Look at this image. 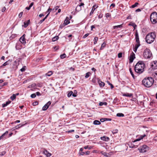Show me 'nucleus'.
I'll list each match as a JSON object with an SVG mask.
<instances>
[{
  "mask_svg": "<svg viewBox=\"0 0 157 157\" xmlns=\"http://www.w3.org/2000/svg\"><path fill=\"white\" fill-rule=\"evenodd\" d=\"M45 20V19L44 18L41 20H40L39 22V24H41L43 21H44Z\"/></svg>",
  "mask_w": 157,
  "mask_h": 157,
  "instance_id": "obj_50",
  "label": "nucleus"
},
{
  "mask_svg": "<svg viewBox=\"0 0 157 157\" xmlns=\"http://www.w3.org/2000/svg\"><path fill=\"white\" fill-rule=\"evenodd\" d=\"M101 140H102L106 141H107L109 140V137H108L105 136H103V137H101Z\"/></svg>",
  "mask_w": 157,
  "mask_h": 157,
  "instance_id": "obj_15",
  "label": "nucleus"
},
{
  "mask_svg": "<svg viewBox=\"0 0 157 157\" xmlns=\"http://www.w3.org/2000/svg\"><path fill=\"white\" fill-rule=\"evenodd\" d=\"M36 94L37 96H40L41 95V94L39 92H36Z\"/></svg>",
  "mask_w": 157,
  "mask_h": 157,
  "instance_id": "obj_58",
  "label": "nucleus"
},
{
  "mask_svg": "<svg viewBox=\"0 0 157 157\" xmlns=\"http://www.w3.org/2000/svg\"><path fill=\"white\" fill-rule=\"evenodd\" d=\"M107 119V118H102V119H100V121L101 122H104V121H106Z\"/></svg>",
  "mask_w": 157,
  "mask_h": 157,
  "instance_id": "obj_49",
  "label": "nucleus"
},
{
  "mask_svg": "<svg viewBox=\"0 0 157 157\" xmlns=\"http://www.w3.org/2000/svg\"><path fill=\"white\" fill-rule=\"evenodd\" d=\"M36 97V95L35 94H33L31 95V97L32 98H35Z\"/></svg>",
  "mask_w": 157,
  "mask_h": 157,
  "instance_id": "obj_48",
  "label": "nucleus"
},
{
  "mask_svg": "<svg viewBox=\"0 0 157 157\" xmlns=\"http://www.w3.org/2000/svg\"><path fill=\"white\" fill-rule=\"evenodd\" d=\"M118 130L117 129L113 130L112 131V132L113 134H116L118 132Z\"/></svg>",
  "mask_w": 157,
  "mask_h": 157,
  "instance_id": "obj_38",
  "label": "nucleus"
},
{
  "mask_svg": "<svg viewBox=\"0 0 157 157\" xmlns=\"http://www.w3.org/2000/svg\"><path fill=\"white\" fill-rule=\"evenodd\" d=\"M69 20L70 19L69 17H67L64 21V24H65V25H67L70 23V22Z\"/></svg>",
  "mask_w": 157,
  "mask_h": 157,
  "instance_id": "obj_16",
  "label": "nucleus"
},
{
  "mask_svg": "<svg viewBox=\"0 0 157 157\" xmlns=\"http://www.w3.org/2000/svg\"><path fill=\"white\" fill-rule=\"evenodd\" d=\"M145 64L143 61H139L136 64L135 67V71L136 73H141L144 71Z\"/></svg>",
  "mask_w": 157,
  "mask_h": 157,
  "instance_id": "obj_1",
  "label": "nucleus"
},
{
  "mask_svg": "<svg viewBox=\"0 0 157 157\" xmlns=\"http://www.w3.org/2000/svg\"><path fill=\"white\" fill-rule=\"evenodd\" d=\"M59 7L58 6H56L54 7L53 9L52 10L54 11H56V10H57L59 8Z\"/></svg>",
  "mask_w": 157,
  "mask_h": 157,
  "instance_id": "obj_44",
  "label": "nucleus"
},
{
  "mask_svg": "<svg viewBox=\"0 0 157 157\" xmlns=\"http://www.w3.org/2000/svg\"><path fill=\"white\" fill-rule=\"evenodd\" d=\"M110 14L109 13H107L106 14V17L107 18H108L110 16Z\"/></svg>",
  "mask_w": 157,
  "mask_h": 157,
  "instance_id": "obj_52",
  "label": "nucleus"
},
{
  "mask_svg": "<svg viewBox=\"0 0 157 157\" xmlns=\"http://www.w3.org/2000/svg\"><path fill=\"white\" fill-rule=\"evenodd\" d=\"M123 96L128 97H131L132 96V94H129L128 93L124 94H123Z\"/></svg>",
  "mask_w": 157,
  "mask_h": 157,
  "instance_id": "obj_27",
  "label": "nucleus"
},
{
  "mask_svg": "<svg viewBox=\"0 0 157 157\" xmlns=\"http://www.w3.org/2000/svg\"><path fill=\"white\" fill-rule=\"evenodd\" d=\"M84 5V4L83 3H81L80 5L79 6H78L76 7V9L77 10L78 8H80L81 6H83Z\"/></svg>",
  "mask_w": 157,
  "mask_h": 157,
  "instance_id": "obj_35",
  "label": "nucleus"
},
{
  "mask_svg": "<svg viewBox=\"0 0 157 157\" xmlns=\"http://www.w3.org/2000/svg\"><path fill=\"white\" fill-rule=\"evenodd\" d=\"M6 10V8L5 7H4L2 9V12H4Z\"/></svg>",
  "mask_w": 157,
  "mask_h": 157,
  "instance_id": "obj_56",
  "label": "nucleus"
},
{
  "mask_svg": "<svg viewBox=\"0 0 157 157\" xmlns=\"http://www.w3.org/2000/svg\"><path fill=\"white\" fill-rule=\"evenodd\" d=\"M106 45V43L105 42H104L101 45V47L100 48V49L102 50L104 48H105Z\"/></svg>",
  "mask_w": 157,
  "mask_h": 157,
  "instance_id": "obj_29",
  "label": "nucleus"
},
{
  "mask_svg": "<svg viewBox=\"0 0 157 157\" xmlns=\"http://www.w3.org/2000/svg\"><path fill=\"white\" fill-rule=\"evenodd\" d=\"M156 36L154 33H151L148 34L146 37V41L147 43L151 44L153 42Z\"/></svg>",
  "mask_w": 157,
  "mask_h": 157,
  "instance_id": "obj_3",
  "label": "nucleus"
},
{
  "mask_svg": "<svg viewBox=\"0 0 157 157\" xmlns=\"http://www.w3.org/2000/svg\"><path fill=\"white\" fill-rule=\"evenodd\" d=\"M98 7V6H97L96 5H94L92 7V10L90 12V15H91V14H93V13L94 12L96 8H97Z\"/></svg>",
  "mask_w": 157,
  "mask_h": 157,
  "instance_id": "obj_14",
  "label": "nucleus"
},
{
  "mask_svg": "<svg viewBox=\"0 0 157 157\" xmlns=\"http://www.w3.org/2000/svg\"><path fill=\"white\" fill-rule=\"evenodd\" d=\"M110 6H113V7H114L115 6V4H114V3L110 5Z\"/></svg>",
  "mask_w": 157,
  "mask_h": 157,
  "instance_id": "obj_63",
  "label": "nucleus"
},
{
  "mask_svg": "<svg viewBox=\"0 0 157 157\" xmlns=\"http://www.w3.org/2000/svg\"><path fill=\"white\" fill-rule=\"evenodd\" d=\"M85 154V153L83 152H82V151L81 152H79V155H83Z\"/></svg>",
  "mask_w": 157,
  "mask_h": 157,
  "instance_id": "obj_47",
  "label": "nucleus"
},
{
  "mask_svg": "<svg viewBox=\"0 0 157 157\" xmlns=\"http://www.w3.org/2000/svg\"><path fill=\"white\" fill-rule=\"evenodd\" d=\"M154 82V79L151 77L145 78L142 81V84L144 86L148 88L151 87Z\"/></svg>",
  "mask_w": 157,
  "mask_h": 157,
  "instance_id": "obj_2",
  "label": "nucleus"
},
{
  "mask_svg": "<svg viewBox=\"0 0 157 157\" xmlns=\"http://www.w3.org/2000/svg\"><path fill=\"white\" fill-rule=\"evenodd\" d=\"M24 35H23L21 38H20L19 41L23 44H25V40L24 36Z\"/></svg>",
  "mask_w": 157,
  "mask_h": 157,
  "instance_id": "obj_10",
  "label": "nucleus"
},
{
  "mask_svg": "<svg viewBox=\"0 0 157 157\" xmlns=\"http://www.w3.org/2000/svg\"><path fill=\"white\" fill-rule=\"evenodd\" d=\"M107 83H108L109 85L110 86L111 88V89H112L114 87V86H113V84H112L111 83H110L108 81H107Z\"/></svg>",
  "mask_w": 157,
  "mask_h": 157,
  "instance_id": "obj_40",
  "label": "nucleus"
},
{
  "mask_svg": "<svg viewBox=\"0 0 157 157\" xmlns=\"http://www.w3.org/2000/svg\"><path fill=\"white\" fill-rule=\"evenodd\" d=\"M73 93V92L72 91H70L67 94L68 97H70L71 96V95H72Z\"/></svg>",
  "mask_w": 157,
  "mask_h": 157,
  "instance_id": "obj_36",
  "label": "nucleus"
},
{
  "mask_svg": "<svg viewBox=\"0 0 157 157\" xmlns=\"http://www.w3.org/2000/svg\"><path fill=\"white\" fill-rule=\"evenodd\" d=\"M91 74V73L90 72H88L86 74V75L85 76V77L86 78H88L90 75Z\"/></svg>",
  "mask_w": 157,
  "mask_h": 157,
  "instance_id": "obj_37",
  "label": "nucleus"
},
{
  "mask_svg": "<svg viewBox=\"0 0 157 157\" xmlns=\"http://www.w3.org/2000/svg\"><path fill=\"white\" fill-rule=\"evenodd\" d=\"M16 98V95L15 94H13V95L11 96L10 98L12 100H13Z\"/></svg>",
  "mask_w": 157,
  "mask_h": 157,
  "instance_id": "obj_26",
  "label": "nucleus"
},
{
  "mask_svg": "<svg viewBox=\"0 0 157 157\" xmlns=\"http://www.w3.org/2000/svg\"><path fill=\"white\" fill-rule=\"evenodd\" d=\"M9 64L8 63V62L6 61L5 63H4L1 66V67H2V66H5L6 65H8Z\"/></svg>",
  "mask_w": 157,
  "mask_h": 157,
  "instance_id": "obj_42",
  "label": "nucleus"
},
{
  "mask_svg": "<svg viewBox=\"0 0 157 157\" xmlns=\"http://www.w3.org/2000/svg\"><path fill=\"white\" fill-rule=\"evenodd\" d=\"M75 9L77 11H79L81 10V7H80V8H78L77 10H76V9Z\"/></svg>",
  "mask_w": 157,
  "mask_h": 157,
  "instance_id": "obj_61",
  "label": "nucleus"
},
{
  "mask_svg": "<svg viewBox=\"0 0 157 157\" xmlns=\"http://www.w3.org/2000/svg\"><path fill=\"white\" fill-rule=\"evenodd\" d=\"M151 67L154 69L157 68V61H155L152 62L151 65Z\"/></svg>",
  "mask_w": 157,
  "mask_h": 157,
  "instance_id": "obj_9",
  "label": "nucleus"
},
{
  "mask_svg": "<svg viewBox=\"0 0 157 157\" xmlns=\"http://www.w3.org/2000/svg\"><path fill=\"white\" fill-rule=\"evenodd\" d=\"M118 57L119 58H121L122 56V53L121 52L119 53L118 54Z\"/></svg>",
  "mask_w": 157,
  "mask_h": 157,
  "instance_id": "obj_46",
  "label": "nucleus"
},
{
  "mask_svg": "<svg viewBox=\"0 0 157 157\" xmlns=\"http://www.w3.org/2000/svg\"><path fill=\"white\" fill-rule=\"evenodd\" d=\"M140 44H137L136 45V46L134 48V51L135 52H136L137 49L138 48V47L140 46Z\"/></svg>",
  "mask_w": 157,
  "mask_h": 157,
  "instance_id": "obj_21",
  "label": "nucleus"
},
{
  "mask_svg": "<svg viewBox=\"0 0 157 157\" xmlns=\"http://www.w3.org/2000/svg\"><path fill=\"white\" fill-rule=\"evenodd\" d=\"M150 20L152 23L155 24L157 22V13L155 12H153L150 15Z\"/></svg>",
  "mask_w": 157,
  "mask_h": 157,
  "instance_id": "obj_5",
  "label": "nucleus"
},
{
  "mask_svg": "<svg viewBox=\"0 0 157 157\" xmlns=\"http://www.w3.org/2000/svg\"><path fill=\"white\" fill-rule=\"evenodd\" d=\"M23 13V12H21L19 14V15H18L19 17L20 18L21 17Z\"/></svg>",
  "mask_w": 157,
  "mask_h": 157,
  "instance_id": "obj_45",
  "label": "nucleus"
},
{
  "mask_svg": "<svg viewBox=\"0 0 157 157\" xmlns=\"http://www.w3.org/2000/svg\"><path fill=\"white\" fill-rule=\"evenodd\" d=\"M33 5V2H32L30 4V5L29 6L31 8L32 6Z\"/></svg>",
  "mask_w": 157,
  "mask_h": 157,
  "instance_id": "obj_60",
  "label": "nucleus"
},
{
  "mask_svg": "<svg viewBox=\"0 0 157 157\" xmlns=\"http://www.w3.org/2000/svg\"><path fill=\"white\" fill-rule=\"evenodd\" d=\"M141 11V10L140 9H138L136 10V12H140Z\"/></svg>",
  "mask_w": 157,
  "mask_h": 157,
  "instance_id": "obj_59",
  "label": "nucleus"
},
{
  "mask_svg": "<svg viewBox=\"0 0 157 157\" xmlns=\"http://www.w3.org/2000/svg\"><path fill=\"white\" fill-rule=\"evenodd\" d=\"M102 155L106 157H108L109 154L106 152H104L103 153Z\"/></svg>",
  "mask_w": 157,
  "mask_h": 157,
  "instance_id": "obj_39",
  "label": "nucleus"
},
{
  "mask_svg": "<svg viewBox=\"0 0 157 157\" xmlns=\"http://www.w3.org/2000/svg\"><path fill=\"white\" fill-rule=\"evenodd\" d=\"M52 10V9H51V8H48L47 10V12H48V13H49V14H50V12Z\"/></svg>",
  "mask_w": 157,
  "mask_h": 157,
  "instance_id": "obj_57",
  "label": "nucleus"
},
{
  "mask_svg": "<svg viewBox=\"0 0 157 157\" xmlns=\"http://www.w3.org/2000/svg\"><path fill=\"white\" fill-rule=\"evenodd\" d=\"M107 103L106 102H100L99 103V105L100 106H102L103 105H107Z\"/></svg>",
  "mask_w": 157,
  "mask_h": 157,
  "instance_id": "obj_31",
  "label": "nucleus"
},
{
  "mask_svg": "<svg viewBox=\"0 0 157 157\" xmlns=\"http://www.w3.org/2000/svg\"><path fill=\"white\" fill-rule=\"evenodd\" d=\"M135 58V54L132 53L130 56L129 57V63H132L133 62L134 59Z\"/></svg>",
  "mask_w": 157,
  "mask_h": 157,
  "instance_id": "obj_8",
  "label": "nucleus"
},
{
  "mask_svg": "<svg viewBox=\"0 0 157 157\" xmlns=\"http://www.w3.org/2000/svg\"><path fill=\"white\" fill-rule=\"evenodd\" d=\"M117 116L118 117H123L124 116V115L122 113H117Z\"/></svg>",
  "mask_w": 157,
  "mask_h": 157,
  "instance_id": "obj_30",
  "label": "nucleus"
},
{
  "mask_svg": "<svg viewBox=\"0 0 157 157\" xmlns=\"http://www.w3.org/2000/svg\"><path fill=\"white\" fill-rule=\"evenodd\" d=\"M139 3L138 2H136L135 4L133 5L131 7L132 8H134L136 7L138 5Z\"/></svg>",
  "mask_w": 157,
  "mask_h": 157,
  "instance_id": "obj_34",
  "label": "nucleus"
},
{
  "mask_svg": "<svg viewBox=\"0 0 157 157\" xmlns=\"http://www.w3.org/2000/svg\"><path fill=\"white\" fill-rule=\"evenodd\" d=\"M146 136V135H144L143 136H141L140 137H141V138L140 139H136V140H135L134 141V142H135L136 141H139L141 139H143L144 137H145Z\"/></svg>",
  "mask_w": 157,
  "mask_h": 157,
  "instance_id": "obj_24",
  "label": "nucleus"
},
{
  "mask_svg": "<svg viewBox=\"0 0 157 157\" xmlns=\"http://www.w3.org/2000/svg\"><path fill=\"white\" fill-rule=\"evenodd\" d=\"M6 154V152L5 151H3L0 154V156H2L3 155H5Z\"/></svg>",
  "mask_w": 157,
  "mask_h": 157,
  "instance_id": "obj_51",
  "label": "nucleus"
},
{
  "mask_svg": "<svg viewBox=\"0 0 157 157\" xmlns=\"http://www.w3.org/2000/svg\"><path fill=\"white\" fill-rule=\"evenodd\" d=\"M93 124L95 125H99L101 124L100 122L98 120H95L94 121Z\"/></svg>",
  "mask_w": 157,
  "mask_h": 157,
  "instance_id": "obj_20",
  "label": "nucleus"
},
{
  "mask_svg": "<svg viewBox=\"0 0 157 157\" xmlns=\"http://www.w3.org/2000/svg\"><path fill=\"white\" fill-rule=\"evenodd\" d=\"M77 91L76 90H75L74 93L72 94V96L74 97H76L77 96Z\"/></svg>",
  "mask_w": 157,
  "mask_h": 157,
  "instance_id": "obj_43",
  "label": "nucleus"
},
{
  "mask_svg": "<svg viewBox=\"0 0 157 157\" xmlns=\"http://www.w3.org/2000/svg\"><path fill=\"white\" fill-rule=\"evenodd\" d=\"M25 66L24 67H23L21 69V71L22 72L24 71L25 70Z\"/></svg>",
  "mask_w": 157,
  "mask_h": 157,
  "instance_id": "obj_53",
  "label": "nucleus"
},
{
  "mask_svg": "<svg viewBox=\"0 0 157 157\" xmlns=\"http://www.w3.org/2000/svg\"><path fill=\"white\" fill-rule=\"evenodd\" d=\"M30 22V20H29L27 21L26 22H24V27L26 28V27L29 24V23Z\"/></svg>",
  "mask_w": 157,
  "mask_h": 157,
  "instance_id": "obj_19",
  "label": "nucleus"
},
{
  "mask_svg": "<svg viewBox=\"0 0 157 157\" xmlns=\"http://www.w3.org/2000/svg\"><path fill=\"white\" fill-rule=\"evenodd\" d=\"M143 56L145 59H149L152 57V54L149 49L146 48L144 51Z\"/></svg>",
  "mask_w": 157,
  "mask_h": 157,
  "instance_id": "obj_4",
  "label": "nucleus"
},
{
  "mask_svg": "<svg viewBox=\"0 0 157 157\" xmlns=\"http://www.w3.org/2000/svg\"><path fill=\"white\" fill-rule=\"evenodd\" d=\"M52 74V72L51 71H49L47 73H46L45 75L46 76H50Z\"/></svg>",
  "mask_w": 157,
  "mask_h": 157,
  "instance_id": "obj_25",
  "label": "nucleus"
},
{
  "mask_svg": "<svg viewBox=\"0 0 157 157\" xmlns=\"http://www.w3.org/2000/svg\"><path fill=\"white\" fill-rule=\"evenodd\" d=\"M90 152L89 151H87L86 152V155H88L89 154H90Z\"/></svg>",
  "mask_w": 157,
  "mask_h": 157,
  "instance_id": "obj_64",
  "label": "nucleus"
},
{
  "mask_svg": "<svg viewBox=\"0 0 157 157\" xmlns=\"http://www.w3.org/2000/svg\"><path fill=\"white\" fill-rule=\"evenodd\" d=\"M59 38V37L58 36H56L53 37L52 39V40L53 41H55L57 40Z\"/></svg>",
  "mask_w": 157,
  "mask_h": 157,
  "instance_id": "obj_28",
  "label": "nucleus"
},
{
  "mask_svg": "<svg viewBox=\"0 0 157 157\" xmlns=\"http://www.w3.org/2000/svg\"><path fill=\"white\" fill-rule=\"evenodd\" d=\"M98 83L100 87H102L105 86V83L104 82H102L100 80H99L98 81Z\"/></svg>",
  "mask_w": 157,
  "mask_h": 157,
  "instance_id": "obj_17",
  "label": "nucleus"
},
{
  "mask_svg": "<svg viewBox=\"0 0 157 157\" xmlns=\"http://www.w3.org/2000/svg\"><path fill=\"white\" fill-rule=\"evenodd\" d=\"M69 69L70 70H71L72 71H74L75 70V68L72 67H71L69 68Z\"/></svg>",
  "mask_w": 157,
  "mask_h": 157,
  "instance_id": "obj_55",
  "label": "nucleus"
},
{
  "mask_svg": "<svg viewBox=\"0 0 157 157\" xmlns=\"http://www.w3.org/2000/svg\"><path fill=\"white\" fill-rule=\"evenodd\" d=\"M66 56V55L65 54H63L61 55L60 56V57L61 59H63L64 58H65Z\"/></svg>",
  "mask_w": 157,
  "mask_h": 157,
  "instance_id": "obj_33",
  "label": "nucleus"
},
{
  "mask_svg": "<svg viewBox=\"0 0 157 157\" xmlns=\"http://www.w3.org/2000/svg\"><path fill=\"white\" fill-rule=\"evenodd\" d=\"M153 75L155 78V79L157 80V71L155 72L153 74Z\"/></svg>",
  "mask_w": 157,
  "mask_h": 157,
  "instance_id": "obj_41",
  "label": "nucleus"
},
{
  "mask_svg": "<svg viewBox=\"0 0 157 157\" xmlns=\"http://www.w3.org/2000/svg\"><path fill=\"white\" fill-rule=\"evenodd\" d=\"M8 133V131H6L2 135L0 136V140L1 139H3L4 138H6L5 137V136Z\"/></svg>",
  "mask_w": 157,
  "mask_h": 157,
  "instance_id": "obj_13",
  "label": "nucleus"
},
{
  "mask_svg": "<svg viewBox=\"0 0 157 157\" xmlns=\"http://www.w3.org/2000/svg\"><path fill=\"white\" fill-rule=\"evenodd\" d=\"M49 15V13H48L46 16L44 18L45 20L48 17V15Z\"/></svg>",
  "mask_w": 157,
  "mask_h": 157,
  "instance_id": "obj_62",
  "label": "nucleus"
},
{
  "mask_svg": "<svg viewBox=\"0 0 157 157\" xmlns=\"http://www.w3.org/2000/svg\"><path fill=\"white\" fill-rule=\"evenodd\" d=\"M98 40V38L97 37H95L94 38V44H96Z\"/></svg>",
  "mask_w": 157,
  "mask_h": 157,
  "instance_id": "obj_32",
  "label": "nucleus"
},
{
  "mask_svg": "<svg viewBox=\"0 0 157 157\" xmlns=\"http://www.w3.org/2000/svg\"><path fill=\"white\" fill-rule=\"evenodd\" d=\"M135 39L136 40V41L137 42V44H140L139 35L138 33L137 32H136L135 33Z\"/></svg>",
  "mask_w": 157,
  "mask_h": 157,
  "instance_id": "obj_12",
  "label": "nucleus"
},
{
  "mask_svg": "<svg viewBox=\"0 0 157 157\" xmlns=\"http://www.w3.org/2000/svg\"><path fill=\"white\" fill-rule=\"evenodd\" d=\"M11 102V101H7L5 103L3 104H2V107H4L6 106H7L8 105L10 104Z\"/></svg>",
  "mask_w": 157,
  "mask_h": 157,
  "instance_id": "obj_18",
  "label": "nucleus"
},
{
  "mask_svg": "<svg viewBox=\"0 0 157 157\" xmlns=\"http://www.w3.org/2000/svg\"><path fill=\"white\" fill-rule=\"evenodd\" d=\"M43 153L46 155L47 157H50L52 155L51 153H50L46 150H44L43 151Z\"/></svg>",
  "mask_w": 157,
  "mask_h": 157,
  "instance_id": "obj_11",
  "label": "nucleus"
},
{
  "mask_svg": "<svg viewBox=\"0 0 157 157\" xmlns=\"http://www.w3.org/2000/svg\"><path fill=\"white\" fill-rule=\"evenodd\" d=\"M129 71H130V72L132 75V76L133 78H134V79H135V75H134L133 73V72H132V69L131 68H129Z\"/></svg>",
  "mask_w": 157,
  "mask_h": 157,
  "instance_id": "obj_23",
  "label": "nucleus"
},
{
  "mask_svg": "<svg viewBox=\"0 0 157 157\" xmlns=\"http://www.w3.org/2000/svg\"><path fill=\"white\" fill-rule=\"evenodd\" d=\"M89 35V33H86L85 34L83 37V38H85L87 37Z\"/></svg>",
  "mask_w": 157,
  "mask_h": 157,
  "instance_id": "obj_54",
  "label": "nucleus"
},
{
  "mask_svg": "<svg viewBox=\"0 0 157 157\" xmlns=\"http://www.w3.org/2000/svg\"><path fill=\"white\" fill-rule=\"evenodd\" d=\"M51 102L50 101H48L42 108V110L45 111L48 108L49 106L51 105Z\"/></svg>",
  "mask_w": 157,
  "mask_h": 157,
  "instance_id": "obj_7",
  "label": "nucleus"
},
{
  "mask_svg": "<svg viewBox=\"0 0 157 157\" xmlns=\"http://www.w3.org/2000/svg\"><path fill=\"white\" fill-rule=\"evenodd\" d=\"M122 27V25H121L117 26H113V29H117L118 28H121Z\"/></svg>",
  "mask_w": 157,
  "mask_h": 157,
  "instance_id": "obj_22",
  "label": "nucleus"
},
{
  "mask_svg": "<svg viewBox=\"0 0 157 157\" xmlns=\"http://www.w3.org/2000/svg\"><path fill=\"white\" fill-rule=\"evenodd\" d=\"M140 152L144 153L148 149V147L146 145H144L138 148Z\"/></svg>",
  "mask_w": 157,
  "mask_h": 157,
  "instance_id": "obj_6",
  "label": "nucleus"
}]
</instances>
